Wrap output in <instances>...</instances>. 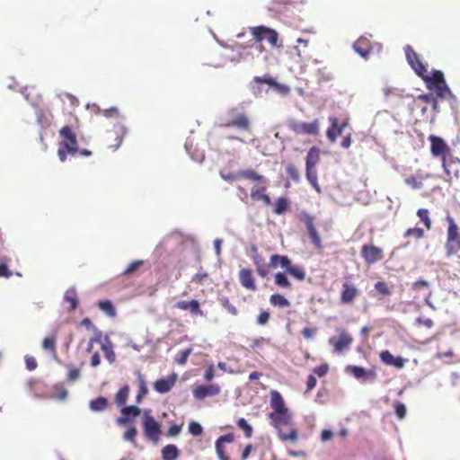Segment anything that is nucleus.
<instances>
[{
	"instance_id": "nucleus-1",
	"label": "nucleus",
	"mask_w": 460,
	"mask_h": 460,
	"mask_svg": "<svg viewBox=\"0 0 460 460\" xmlns=\"http://www.w3.org/2000/svg\"><path fill=\"white\" fill-rule=\"evenodd\" d=\"M270 407L268 414L270 425L277 430L279 438L293 443L298 440V430L293 427V414L287 407L284 398L277 390L270 392Z\"/></svg>"
},
{
	"instance_id": "nucleus-2",
	"label": "nucleus",
	"mask_w": 460,
	"mask_h": 460,
	"mask_svg": "<svg viewBox=\"0 0 460 460\" xmlns=\"http://www.w3.org/2000/svg\"><path fill=\"white\" fill-rule=\"evenodd\" d=\"M420 78L426 83L427 88L435 92L437 96L444 98L451 94L441 71L435 70L430 75L427 70L426 75H421Z\"/></svg>"
},
{
	"instance_id": "nucleus-3",
	"label": "nucleus",
	"mask_w": 460,
	"mask_h": 460,
	"mask_svg": "<svg viewBox=\"0 0 460 460\" xmlns=\"http://www.w3.org/2000/svg\"><path fill=\"white\" fill-rule=\"evenodd\" d=\"M226 128H235L239 130L251 132V119L249 115L241 107H234L228 111L227 120L224 123Z\"/></svg>"
},
{
	"instance_id": "nucleus-4",
	"label": "nucleus",
	"mask_w": 460,
	"mask_h": 460,
	"mask_svg": "<svg viewBox=\"0 0 460 460\" xmlns=\"http://www.w3.org/2000/svg\"><path fill=\"white\" fill-rule=\"evenodd\" d=\"M320 161V149L316 146L311 147L305 158V175L307 181L316 190L317 192H321L320 186L318 184V177L316 172V165Z\"/></svg>"
},
{
	"instance_id": "nucleus-5",
	"label": "nucleus",
	"mask_w": 460,
	"mask_h": 460,
	"mask_svg": "<svg viewBox=\"0 0 460 460\" xmlns=\"http://www.w3.org/2000/svg\"><path fill=\"white\" fill-rule=\"evenodd\" d=\"M251 34L257 43L267 40L272 48H282L279 33L274 29L263 25L250 28Z\"/></svg>"
},
{
	"instance_id": "nucleus-6",
	"label": "nucleus",
	"mask_w": 460,
	"mask_h": 460,
	"mask_svg": "<svg viewBox=\"0 0 460 460\" xmlns=\"http://www.w3.org/2000/svg\"><path fill=\"white\" fill-rule=\"evenodd\" d=\"M279 263L282 268H285L286 272L294 277L299 281L305 279L306 273L303 267L292 264L291 261L285 255L273 254L270 257V264L276 267Z\"/></svg>"
},
{
	"instance_id": "nucleus-7",
	"label": "nucleus",
	"mask_w": 460,
	"mask_h": 460,
	"mask_svg": "<svg viewBox=\"0 0 460 460\" xmlns=\"http://www.w3.org/2000/svg\"><path fill=\"white\" fill-rule=\"evenodd\" d=\"M428 139L430 142L431 155L434 157H440L443 168H447L448 160L447 159V156H449L451 150L449 146L442 137L435 135H430Z\"/></svg>"
},
{
	"instance_id": "nucleus-8",
	"label": "nucleus",
	"mask_w": 460,
	"mask_h": 460,
	"mask_svg": "<svg viewBox=\"0 0 460 460\" xmlns=\"http://www.w3.org/2000/svg\"><path fill=\"white\" fill-rule=\"evenodd\" d=\"M143 429L147 439L157 443L162 433L161 424L150 414L149 411H145L143 415Z\"/></svg>"
},
{
	"instance_id": "nucleus-9",
	"label": "nucleus",
	"mask_w": 460,
	"mask_h": 460,
	"mask_svg": "<svg viewBox=\"0 0 460 460\" xmlns=\"http://www.w3.org/2000/svg\"><path fill=\"white\" fill-rule=\"evenodd\" d=\"M61 141L59 145L69 151V155H75L78 152L77 137L75 129L71 126H64L59 131Z\"/></svg>"
},
{
	"instance_id": "nucleus-10",
	"label": "nucleus",
	"mask_w": 460,
	"mask_h": 460,
	"mask_svg": "<svg viewBox=\"0 0 460 460\" xmlns=\"http://www.w3.org/2000/svg\"><path fill=\"white\" fill-rule=\"evenodd\" d=\"M288 128L296 135L316 137L320 133V122L318 119L311 122L291 120L288 122Z\"/></svg>"
},
{
	"instance_id": "nucleus-11",
	"label": "nucleus",
	"mask_w": 460,
	"mask_h": 460,
	"mask_svg": "<svg viewBox=\"0 0 460 460\" xmlns=\"http://www.w3.org/2000/svg\"><path fill=\"white\" fill-rule=\"evenodd\" d=\"M360 255L367 265H373L384 258L382 248L375 246L372 243L365 244L361 247Z\"/></svg>"
},
{
	"instance_id": "nucleus-12",
	"label": "nucleus",
	"mask_w": 460,
	"mask_h": 460,
	"mask_svg": "<svg viewBox=\"0 0 460 460\" xmlns=\"http://www.w3.org/2000/svg\"><path fill=\"white\" fill-rule=\"evenodd\" d=\"M353 342V338L350 333L342 329L339 331V337H332L329 339V344L333 347L334 352L341 353L346 349H349Z\"/></svg>"
},
{
	"instance_id": "nucleus-13",
	"label": "nucleus",
	"mask_w": 460,
	"mask_h": 460,
	"mask_svg": "<svg viewBox=\"0 0 460 460\" xmlns=\"http://www.w3.org/2000/svg\"><path fill=\"white\" fill-rule=\"evenodd\" d=\"M407 61L414 72L420 77L426 75L427 66L420 60L418 53L411 46L404 48Z\"/></svg>"
},
{
	"instance_id": "nucleus-14",
	"label": "nucleus",
	"mask_w": 460,
	"mask_h": 460,
	"mask_svg": "<svg viewBox=\"0 0 460 460\" xmlns=\"http://www.w3.org/2000/svg\"><path fill=\"white\" fill-rule=\"evenodd\" d=\"M300 220L305 224L312 243L315 248L321 249L323 245L320 235L314 226V217L306 212H303L300 215Z\"/></svg>"
},
{
	"instance_id": "nucleus-15",
	"label": "nucleus",
	"mask_w": 460,
	"mask_h": 460,
	"mask_svg": "<svg viewBox=\"0 0 460 460\" xmlns=\"http://www.w3.org/2000/svg\"><path fill=\"white\" fill-rule=\"evenodd\" d=\"M359 290L357 286L351 282L345 281L342 284L340 301L341 304L349 305L358 296Z\"/></svg>"
},
{
	"instance_id": "nucleus-16",
	"label": "nucleus",
	"mask_w": 460,
	"mask_h": 460,
	"mask_svg": "<svg viewBox=\"0 0 460 460\" xmlns=\"http://www.w3.org/2000/svg\"><path fill=\"white\" fill-rule=\"evenodd\" d=\"M431 178V174L417 170L414 174L405 176L404 182L413 190H420L424 186V181Z\"/></svg>"
},
{
	"instance_id": "nucleus-17",
	"label": "nucleus",
	"mask_w": 460,
	"mask_h": 460,
	"mask_svg": "<svg viewBox=\"0 0 460 460\" xmlns=\"http://www.w3.org/2000/svg\"><path fill=\"white\" fill-rule=\"evenodd\" d=\"M220 393V386L217 384L208 385H197L193 391V396L197 400H203L208 396H216Z\"/></svg>"
},
{
	"instance_id": "nucleus-18",
	"label": "nucleus",
	"mask_w": 460,
	"mask_h": 460,
	"mask_svg": "<svg viewBox=\"0 0 460 460\" xmlns=\"http://www.w3.org/2000/svg\"><path fill=\"white\" fill-rule=\"evenodd\" d=\"M238 278L242 287H243L245 289L250 291L257 290V285L252 270L248 268L240 270Z\"/></svg>"
},
{
	"instance_id": "nucleus-19",
	"label": "nucleus",
	"mask_w": 460,
	"mask_h": 460,
	"mask_svg": "<svg viewBox=\"0 0 460 460\" xmlns=\"http://www.w3.org/2000/svg\"><path fill=\"white\" fill-rule=\"evenodd\" d=\"M268 181L264 184H255L251 190V198L253 200H261L264 205L270 206L271 204V199L270 196L266 193L267 191Z\"/></svg>"
},
{
	"instance_id": "nucleus-20",
	"label": "nucleus",
	"mask_w": 460,
	"mask_h": 460,
	"mask_svg": "<svg viewBox=\"0 0 460 460\" xmlns=\"http://www.w3.org/2000/svg\"><path fill=\"white\" fill-rule=\"evenodd\" d=\"M177 380V375L172 373L166 378H161L154 383L155 390L159 394H166L172 390Z\"/></svg>"
},
{
	"instance_id": "nucleus-21",
	"label": "nucleus",
	"mask_w": 460,
	"mask_h": 460,
	"mask_svg": "<svg viewBox=\"0 0 460 460\" xmlns=\"http://www.w3.org/2000/svg\"><path fill=\"white\" fill-rule=\"evenodd\" d=\"M120 411H121V416H119L117 419V423L119 425H125V424L132 421L141 412L140 409L135 405L124 406V407H122Z\"/></svg>"
},
{
	"instance_id": "nucleus-22",
	"label": "nucleus",
	"mask_w": 460,
	"mask_h": 460,
	"mask_svg": "<svg viewBox=\"0 0 460 460\" xmlns=\"http://www.w3.org/2000/svg\"><path fill=\"white\" fill-rule=\"evenodd\" d=\"M372 48L370 40L366 36L359 37L353 44V49L364 58L369 56Z\"/></svg>"
},
{
	"instance_id": "nucleus-23",
	"label": "nucleus",
	"mask_w": 460,
	"mask_h": 460,
	"mask_svg": "<svg viewBox=\"0 0 460 460\" xmlns=\"http://www.w3.org/2000/svg\"><path fill=\"white\" fill-rule=\"evenodd\" d=\"M331 126L328 128L326 131V136L331 142H335L337 136L341 135L343 128L347 126V122H343L341 126H339V121L336 117H331L330 119Z\"/></svg>"
},
{
	"instance_id": "nucleus-24",
	"label": "nucleus",
	"mask_w": 460,
	"mask_h": 460,
	"mask_svg": "<svg viewBox=\"0 0 460 460\" xmlns=\"http://www.w3.org/2000/svg\"><path fill=\"white\" fill-rule=\"evenodd\" d=\"M234 441L233 434H226L220 436L216 441V451L220 460H229L228 456L226 453L224 443H231Z\"/></svg>"
},
{
	"instance_id": "nucleus-25",
	"label": "nucleus",
	"mask_w": 460,
	"mask_h": 460,
	"mask_svg": "<svg viewBox=\"0 0 460 460\" xmlns=\"http://www.w3.org/2000/svg\"><path fill=\"white\" fill-rule=\"evenodd\" d=\"M380 359L387 366H394L396 368H402L405 364V359L402 357H394L389 350H384L380 353Z\"/></svg>"
},
{
	"instance_id": "nucleus-26",
	"label": "nucleus",
	"mask_w": 460,
	"mask_h": 460,
	"mask_svg": "<svg viewBox=\"0 0 460 460\" xmlns=\"http://www.w3.org/2000/svg\"><path fill=\"white\" fill-rule=\"evenodd\" d=\"M175 307L180 310L190 311L191 314L202 315V311L200 310L199 303L196 299H192L190 301H178L175 304Z\"/></svg>"
},
{
	"instance_id": "nucleus-27",
	"label": "nucleus",
	"mask_w": 460,
	"mask_h": 460,
	"mask_svg": "<svg viewBox=\"0 0 460 460\" xmlns=\"http://www.w3.org/2000/svg\"><path fill=\"white\" fill-rule=\"evenodd\" d=\"M240 179H246L256 184H264L267 182L265 176L258 173L252 169L241 170L239 171Z\"/></svg>"
},
{
	"instance_id": "nucleus-28",
	"label": "nucleus",
	"mask_w": 460,
	"mask_h": 460,
	"mask_svg": "<svg viewBox=\"0 0 460 460\" xmlns=\"http://www.w3.org/2000/svg\"><path fill=\"white\" fill-rule=\"evenodd\" d=\"M42 349L49 352L54 358L57 357V333L43 339Z\"/></svg>"
},
{
	"instance_id": "nucleus-29",
	"label": "nucleus",
	"mask_w": 460,
	"mask_h": 460,
	"mask_svg": "<svg viewBox=\"0 0 460 460\" xmlns=\"http://www.w3.org/2000/svg\"><path fill=\"white\" fill-rule=\"evenodd\" d=\"M102 350L104 353L107 360L112 364L116 360V354L113 349V344L108 337H105L103 342L102 343Z\"/></svg>"
},
{
	"instance_id": "nucleus-30",
	"label": "nucleus",
	"mask_w": 460,
	"mask_h": 460,
	"mask_svg": "<svg viewBox=\"0 0 460 460\" xmlns=\"http://www.w3.org/2000/svg\"><path fill=\"white\" fill-rule=\"evenodd\" d=\"M163 460H176L180 456V451L175 445H166L162 449Z\"/></svg>"
},
{
	"instance_id": "nucleus-31",
	"label": "nucleus",
	"mask_w": 460,
	"mask_h": 460,
	"mask_svg": "<svg viewBox=\"0 0 460 460\" xmlns=\"http://www.w3.org/2000/svg\"><path fill=\"white\" fill-rule=\"evenodd\" d=\"M350 372L351 374L358 379H367V378H372L374 379L376 377V374L374 371L367 372L364 367L353 366L350 367Z\"/></svg>"
},
{
	"instance_id": "nucleus-32",
	"label": "nucleus",
	"mask_w": 460,
	"mask_h": 460,
	"mask_svg": "<svg viewBox=\"0 0 460 460\" xmlns=\"http://www.w3.org/2000/svg\"><path fill=\"white\" fill-rule=\"evenodd\" d=\"M447 159L448 160V166L447 168H444L445 172L448 176H451L452 173L456 176L458 173L457 166L460 164L459 158L454 157L450 153L449 156H447Z\"/></svg>"
},
{
	"instance_id": "nucleus-33",
	"label": "nucleus",
	"mask_w": 460,
	"mask_h": 460,
	"mask_svg": "<svg viewBox=\"0 0 460 460\" xmlns=\"http://www.w3.org/2000/svg\"><path fill=\"white\" fill-rule=\"evenodd\" d=\"M270 303L273 306L282 308L290 306V302L283 295L280 294L271 295L270 297Z\"/></svg>"
},
{
	"instance_id": "nucleus-34",
	"label": "nucleus",
	"mask_w": 460,
	"mask_h": 460,
	"mask_svg": "<svg viewBox=\"0 0 460 460\" xmlns=\"http://www.w3.org/2000/svg\"><path fill=\"white\" fill-rule=\"evenodd\" d=\"M274 283L279 288L292 289V283L283 272H278L274 276Z\"/></svg>"
},
{
	"instance_id": "nucleus-35",
	"label": "nucleus",
	"mask_w": 460,
	"mask_h": 460,
	"mask_svg": "<svg viewBox=\"0 0 460 460\" xmlns=\"http://www.w3.org/2000/svg\"><path fill=\"white\" fill-rule=\"evenodd\" d=\"M128 395H129V387L128 385H124L122 386L118 392L117 394H115V401H116V403L119 405V406H123L126 404L127 402V400L128 398Z\"/></svg>"
},
{
	"instance_id": "nucleus-36",
	"label": "nucleus",
	"mask_w": 460,
	"mask_h": 460,
	"mask_svg": "<svg viewBox=\"0 0 460 460\" xmlns=\"http://www.w3.org/2000/svg\"><path fill=\"white\" fill-rule=\"evenodd\" d=\"M90 409L93 411H101L107 408L108 400L105 397L100 396L95 400L90 402Z\"/></svg>"
},
{
	"instance_id": "nucleus-37",
	"label": "nucleus",
	"mask_w": 460,
	"mask_h": 460,
	"mask_svg": "<svg viewBox=\"0 0 460 460\" xmlns=\"http://www.w3.org/2000/svg\"><path fill=\"white\" fill-rule=\"evenodd\" d=\"M98 307L110 317L116 316V310L110 300H101L97 304Z\"/></svg>"
},
{
	"instance_id": "nucleus-38",
	"label": "nucleus",
	"mask_w": 460,
	"mask_h": 460,
	"mask_svg": "<svg viewBox=\"0 0 460 460\" xmlns=\"http://www.w3.org/2000/svg\"><path fill=\"white\" fill-rule=\"evenodd\" d=\"M289 203L286 198H279L275 202L273 212L277 215H282L288 211Z\"/></svg>"
},
{
	"instance_id": "nucleus-39",
	"label": "nucleus",
	"mask_w": 460,
	"mask_h": 460,
	"mask_svg": "<svg viewBox=\"0 0 460 460\" xmlns=\"http://www.w3.org/2000/svg\"><path fill=\"white\" fill-rule=\"evenodd\" d=\"M286 172L289 179L293 181L297 182L300 180V173L296 166L293 164H289L286 166Z\"/></svg>"
},
{
	"instance_id": "nucleus-40",
	"label": "nucleus",
	"mask_w": 460,
	"mask_h": 460,
	"mask_svg": "<svg viewBox=\"0 0 460 460\" xmlns=\"http://www.w3.org/2000/svg\"><path fill=\"white\" fill-rule=\"evenodd\" d=\"M144 263L145 262L142 260H137V261H132L126 268V270H124L123 274L126 275V276L133 275L135 272H137L144 265Z\"/></svg>"
},
{
	"instance_id": "nucleus-41",
	"label": "nucleus",
	"mask_w": 460,
	"mask_h": 460,
	"mask_svg": "<svg viewBox=\"0 0 460 460\" xmlns=\"http://www.w3.org/2000/svg\"><path fill=\"white\" fill-rule=\"evenodd\" d=\"M417 216L419 217L420 221L423 222V224L426 226V228L428 230H429L431 228L432 222H431V220L429 218L428 209H426V208H420L417 211Z\"/></svg>"
},
{
	"instance_id": "nucleus-42",
	"label": "nucleus",
	"mask_w": 460,
	"mask_h": 460,
	"mask_svg": "<svg viewBox=\"0 0 460 460\" xmlns=\"http://www.w3.org/2000/svg\"><path fill=\"white\" fill-rule=\"evenodd\" d=\"M137 382H138V391L137 394H140L146 396L148 393L146 381L145 376L141 374L140 371H137Z\"/></svg>"
},
{
	"instance_id": "nucleus-43",
	"label": "nucleus",
	"mask_w": 460,
	"mask_h": 460,
	"mask_svg": "<svg viewBox=\"0 0 460 460\" xmlns=\"http://www.w3.org/2000/svg\"><path fill=\"white\" fill-rule=\"evenodd\" d=\"M237 426L243 431L246 438H251L252 436L253 429L245 419L240 418L237 420Z\"/></svg>"
},
{
	"instance_id": "nucleus-44",
	"label": "nucleus",
	"mask_w": 460,
	"mask_h": 460,
	"mask_svg": "<svg viewBox=\"0 0 460 460\" xmlns=\"http://www.w3.org/2000/svg\"><path fill=\"white\" fill-rule=\"evenodd\" d=\"M64 299L69 304L70 311H74L77 306V296L74 290H69L66 293Z\"/></svg>"
},
{
	"instance_id": "nucleus-45",
	"label": "nucleus",
	"mask_w": 460,
	"mask_h": 460,
	"mask_svg": "<svg viewBox=\"0 0 460 460\" xmlns=\"http://www.w3.org/2000/svg\"><path fill=\"white\" fill-rule=\"evenodd\" d=\"M376 290L383 296H388L391 295V289L388 285L384 281H378L375 284Z\"/></svg>"
},
{
	"instance_id": "nucleus-46",
	"label": "nucleus",
	"mask_w": 460,
	"mask_h": 460,
	"mask_svg": "<svg viewBox=\"0 0 460 460\" xmlns=\"http://www.w3.org/2000/svg\"><path fill=\"white\" fill-rule=\"evenodd\" d=\"M413 235L416 239H421L424 236V230L420 227L409 228L404 233V237H410Z\"/></svg>"
},
{
	"instance_id": "nucleus-47",
	"label": "nucleus",
	"mask_w": 460,
	"mask_h": 460,
	"mask_svg": "<svg viewBox=\"0 0 460 460\" xmlns=\"http://www.w3.org/2000/svg\"><path fill=\"white\" fill-rule=\"evenodd\" d=\"M137 435V428L134 427V426H130L124 432L123 438L125 440H128V441H130L132 443H135V439H136Z\"/></svg>"
},
{
	"instance_id": "nucleus-48",
	"label": "nucleus",
	"mask_w": 460,
	"mask_h": 460,
	"mask_svg": "<svg viewBox=\"0 0 460 460\" xmlns=\"http://www.w3.org/2000/svg\"><path fill=\"white\" fill-rule=\"evenodd\" d=\"M191 352H192L191 348H189V349H186L181 351L180 354L178 355V357L175 358V362L179 365H184L187 362L188 358L191 354Z\"/></svg>"
},
{
	"instance_id": "nucleus-49",
	"label": "nucleus",
	"mask_w": 460,
	"mask_h": 460,
	"mask_svg": "<svg viewBox=\"0 0 460 460\" xmlns=\"http://www.w3.org/2000/svg\"><path fill=\"white\" fill-rule=\"evenodd\" d=\"M26 368L30 371L35 370L38 367L36 358L33 356L26 355L24 357Z\"/></svg>"
},
{
	"instance_id": "nucleus-50",
	"label": "nucleus",
	"mask_w": 460,
	"mask_h": 460,
	"mask_svg": "<svg viewBox=\"0 0 460 460\" xmlns=\"http://www.w3.org/2000/svg\"><path fill=\"white\" fill-rule=\"evenodd\" d=\"M189 431L193 436H199V435L202 434L203 429H202L201 425L199 422L191 421L189 424Z\"/></svg>"
},
{
	"instance_id": "nucleus-51",
	"label": "nucleus",
	"mask_w": 460,
	"mask_h": 460,
	"mask_svg": "<svg viewBox=\"0 0 460 460\" xmlns=\"http://www.w3.org/2000/svg\"><path fill=\"white\" fill-rule=\"evenodd\" d=\"M394 410H395V414L398 417V419L402 420L405 418L407 411H406V407L403 403L397 402L394 404Z\"/></svg>"
},
{
	"instance_id": "nucleus-52",
	"label": "nucleus",
	"mask_w": 460,
	"mask_h": 460,
	"mask_svg": "<svg viewBox=\"0 0 460 460\" xmlns=\"http://www.w3.org/2000/svg\"><path fill=\"white\" fill-rule=\"evenodd\" d=\"M253 81L257 84H266L270 86H272V84H275V79H273L270 75H265L263 76H255L253 78Z\"/></svg>"
},
{
	"instance_id": "nucleus-53",
	"label": "nucleus",
	"mask_w": 460,
	"mask_h": 460,
	"mask_svg": "<svg viewBox=\"0 0 460 460\" xmlns=\"http://www.w3.org/2000/svg\"><path fill=\"white\" fill-rule=\"evenodd\" d=\"M270 318V314L267 311L262 310V311H261V313L259 314V315L257 317V323L259 325H265L268 323Z\"/></svg>"
},
{
	"instance_id": "nucleus-54",
	"label": "nucleus",
	"mask_w": 460,
	"mask_h": 460,
	"mask_svg": "<svg viewBox=\"0 0 460 460\" xmlns=\"http://www.w3.org/2000/svg\"><path fill=\"white\" fill-rule=\"evenodd\" d=\"M329 370V366L327 364H322L313 369V373L317 375L319 377L324 376Z\"/></svg>"
},
{
	"instance_id": "nucleus-55",
	"label": "nucleus",
	"mask_w": 460,
	"mask_h": 460,
	"mask_svg": "<svg viewBox=\"0 0 460 460\" xmlns=\"http://www.w3.org/2000/svg\"><path fill=\"white\" fill-rule=\"evenodd\" d=\"M222 305L226 308L231 314L236 315L238 314L237 308L233 305L227 298H224L222 300Z\"/></svg>"
},
{
	"instance_id": "nucleus-56",
	"label": "nucleus",
	"mask_w": 460,
	"mask_h": 460,
	"mask_svg": "<svg viewBox=\"0 0 460 460\" xmlns=\"http://www.w3.org/2000/svg\"><path fill=\"white\" fill-rule=\"evenodd\" d=\"M429 287V283L424 279H419L412 283L411 288L413 290H420L421 288H428Z\"/></svg>"
},
{
	"instance_id": "nucleus-57",
	"label": "nucleus",
	"mask_w": 460,
	"mask_h": 460,
	"mask_svg": "<svg viewBox=\"0 0 460 460\" xmlns=\"http://www.w3.org/2000/svg\"><path fill=\"white\" fill-rule=\"evenodd\" d=\"M215 377V367L214 365H209L204 374V379L207 382H210Z\"/></svg>"
},
{
	"instance_id": "nucleus-58",
	"label": "nucleus",
	"mask_w": 460,
	"mask_h": 460,
	"mask_svg": "<svg viewBox=\"0 0 460 460\" xmlns=\"http://www.w3.org/2000/svg\"><path fill=\"white\" fill-rule=\"evenodd\" d=\"M256 270L259 276L264 278L269 274V266L267 265H258V261H255Z\"/></svg>"
},
{
	"instance_id": "nucleus-59",
	"label": "nucleus",
	"mask_w": 460,
	"mask_h": 460,
	"mask_svg": "<svg viewBox=\"0 0 460 460\" xmlns=\"http://www.w3.org/2000/svg\"><path fill=\"white\" fill-rule=\"evenodd\" d=\"M181 430V426H179L177 424H173V425L169 427L166 435L168 437H175V436H178L180 434Z\"/></svg>"
},
{
	"instance_id": "nucleus-60",
	"label": "nucleus",
	"mask_w": 460,
	"mask_h": 460,
	"mask_svg": "<svg viewBox=\"0 0 460 460\" xmlns=\"http://www.w3.org/2000/svg\"><path fill=\"white\" fill-rule=\"evenodd\" d=\"M13 276V272L8 269L5 263L0 264V278H10Z\"/></svg>"
},
{
	"instance_id": "nucleus-61",
	"label": "nucleus",
	"mask_w": 460,
	"mask_h": 460,
	"mask_svg": "<svg viewBox=\"0 0 460 460\" xmlns=\"http://www.w3.org/2000/svg\"><path fill=\"white\" fill-rule=\"evenodd\" d=\"M317 384V380L314 375H309L306 382V393L312 391Z\"/></svg>"
},
{
	"instance_id": "nucleus-62",
	"label": "nucleus",
	"mask_w": 460,
	"mask_h": 460,
	"mask_svg": "<svg viewBox=\"0 0 460 460\" xmlns=\"http://www.w3.org/2000/svg\"><path fill=\"white\" fill-rule=\"evenodd\" d=\"M416 323L418 325H424L425 327H427L429 329L432 328L434 325V323L430 318L424 319V318L419 317L416 319Z\"/></svg>"
},
{
	"instance_id": "nucleus-63",
	"label": "nucleus",
	"mask_w": 460,
	"mask_h": 460,
	"mask_svg": "<svg viewBox=\"0 0 460 460\" xmlns=\"http://www.w3.org/2000/svg\"><path fill=\"white\" fill-rule=\"evenodd\" d=\"M208 277V273L207 272H204V271H201V272H198L196 273L193 277H192V281L193 282H196L198 284H202L204 279H206Z\"/></svg>"
},
{
	"instance_id": "nucleus-64",
	"label": "nucleus",
	"mask_w": 460,
	"mask_h": 460,
	"mask_svg": "<svg viewBox=\"0 0 460 460\" xmlns=\"http://www.w3.org/2000/svg\"><path fill=\"white\" fill-rule=\"evenodd\" d=\"M80 376V371L77 368H71L67 373V381L73 382Z\"/></svg>"
}]
</instances>
